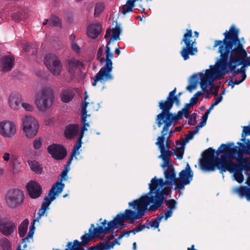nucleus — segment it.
<instances>
[{"label":"nucleus","instance_id":"obj_1","mask_svg":"<svg viewBox=\"0 0 250 250\" xmlns=\"http://www.w3.org/2000/svg\"><path fill=\"white\" fill-rule=\"evenodd\" d=\"M168 163L167 169L164 170L165 180L163 178L157 179L154 177L148 184L149 192L143 196L150 205V209L155 211L163 207L162 204L171 192L172 186L177 187L178 182L173 167Z\"/></svg>","mask_w":250,"mask_h":250},{"label":"nucleus","instance_id":"obj_2","mask_svg":"<svg viewBox=\"0 0 250 250\" xmlns=\"http://www.w3.org/2000/svg\"><path fill=\"white\" fill-rule=\"evenodd\" d=\"M233 145V143L229 142L227 144H221L217 151L212 147L206 149L200 163L202 169L208 171H214L217 169L222 174L226 172L227 169L225 164L229 158H232L231 146Z\"/></svg>","mask_w":250,"mask_h":250},{"label":"nucleus","instance_id":"obj_3","mask_svg":"<svg viewBox=\"0 0 250 250\" xmlns=\"http://www.w3.org/2000/svg\"><path fill=\"white\" fill-rule=\"evenodd\" d=\"M128 205L134 210L126 209L124 213L118 214L113 219L118 227L123 226L125 221H130L131 224H133L135 220L142 218L147 211L154 212L153 209H150V205L143 196L129 202Z\"/></svg>","mask_w":250,"mask_h":250},{"label":"nucleus","instance_id":"obj_4","mask_svg":"<svg viewBox=\"0 0 250 250\" xmlns=\"http://www.w3.org/2000/svg\"><path fill=\"white\" fill-rule=\"evenodd\" d=\"M239 29L234 25H231L223 33V40L216 41L213 47H243L245 41L244 38H239Z\"/></svg>","mask_w":250,"mask_h":250},{"label":"nucleus","instance_id":"obj_5","mask_svg":"<svg viewBox=\"0 0 250 250\" xmlns=\"http://www.w3.org/2000/svg\"><path fill=\"white\" fill-rule=\"evenodd\" d=\"M106 59H104L105 64L96 74L93 79L92 85L95 86L98 81H100L102 83L113 80L114 77L111 74L113 69L112 62L111 59L113 57V53L110 51V48H106Z\"/></svg>","mask_w":250,"mask_h":250},{"label":"nucleus","instance_id":"obj_6","mask_svg":"<svg viewBox=\"0 0 250 250\" xmlns=\"http://www.w3.org/2000/svg\"><path fill=\"white\" fill-rule=\"evenodd\" d=\"M168 131H163V129L161 131V136L158 137L157 141L155 143V145L159 147L161 152V154L158 156V158L162 159L163 161L161 167L164 169L165 168L166 166H167L168 163L171 162L170 156L175 154L174 152L169 150L172 144V141L167 139L166 146L164 145V142L166 139V136Z\"/></svg>","mask_w":250,"mask_h":250},{"label":"nucleus","instance_id":"obj_7","mask_svg":"<svg viewBox=\"0 0 250 250\" xmlns=\"http://www.w3.org/2000/svg\"><path fill=\"white\" fill-rule=\"evenodd\" d=\"M229 56V70L232 71L236 66L242 65L244 66H249L247 64V52L244 48H232L230 50Z\"/></svg>","mask_w":250,"mask_h":250},{"label":"nucleus","instance_id":"obj_8","mask_svg":"<svg viewBox=\"0 0 250 250\" xmlns=\"http://www.w3.org/2000/svg\"><path fill=\"white\" fill-rule=\"evenodd\" d=\"M54 98L52 90L48 87H44L38 94L36 104L38 109L41 111H45L52 104Z\"/></svg>","mask_w":250,"mask_h":250},{"label":"nucleus","instance_id":"obj_9","mask_svg":"<svg viewBox=\"0 0 250 250\" xmlns=\"http://www.w3.org/2000/svg\"><path fill=\"white\" fill-rule=\"evenodd\" d=\"M100 235L97 228H95L93 224H91L89 229L88 233H85L81 239V242L78 240H75L73 243L69 242L67 244L68 249L67 250H74L78 248H83L82 246L86 245L89 244L90 241L92 239L99 237Z\"/></svg>","mask_w":250,"mask_h":250},{"label":"nucleus","instance_id":"obj_10","mask_svg":"<svg viewBox=\"0 0 250 250\" xmlns=\"http://www.w3.org/2000/svg\"><path fill=\"white\" fill-rule=\"evenodd\" d=\"M24 194L22 190L18 189H9L5 195V201L7 206L11 208L19 207L23 202Z\"/></svg>","mask_w":250,"mask_h":250},{"label":"nucleus","instance_id":"obj_11","mask_svg":"<svg viewBox=\"0 0 250 250\" xmlns=\"http://www.w3.org/2000/svg\"><path fill=\"white\" fill-rule=\"evenodd\" d=\"M23 130L28 138H34L38 133L39 125L36 119L31 116L22 118Z\"/></svg>","mask_w":250,"mask_h":250},{"label":"nucleus","instance_id":"obj_12","mask_svg":"<svg viewBox=\"0 0 250 250\" xmlns=\"http://www.w3.org/2000/svg\"><path fill=\"white\" fill-rule=\"evenodd\" d=\"M159 107L162 110L161 112L157 115L156 118V123L158 127H160L165 123L167 118L170 117L171 112L170 109L173 107L169 98H167L166 101L162 100L159 103Z\"/></svg>","mask_w":250,"mask_h":250},{"label":"nucleus","instance_id":"obj_13","mask_svg":"<svg viewBox=\"0 0 250 250\" xmlns=\"http://www.w3.org/2000/svg\"><path fill=\"white\" fill-rule=\"evenodd\" d=\"M44 63L49 71L55 76L59 75L62 69V65L58 57L52 53L44 57Z\"/></svg>","mask_w":250,"mask_h":250},{"label":"nucleus","instance_id":"obj_14","mask_svg":"<svg viewBox=\"0 0 250 250\" xmlns=\"http://www.w3.org/2000/svg\"><path fill=\"white\" fill-rule=\"evenodd\" d=\"M64 188V184L61 183V181H58L49 191L48 196H45L42 205L49 208L51 202L56 199V196L60 194Z\"/></svg>","mask_w":250,"mask_h":250},{"label":"nucleus","instance_id":"obj_15","mask_svg":"<svg viewBox=\"0 0 250 250\" xmlns=\"http://www.w3.org/2000/svg\"><path fill=\"white\" fill-rule=\"evenodd\" d=\"M17 231V224L9 219H0V232L4 236L8 237Z\"/></svg>","mask_w":250,"mask_h":250},{"label":"nucleus","instance_id":"obj_16","mask_svg":"<svg viewBox=\"0 0 250 250\" xmlns=\"http://www.w3.org/2000/svg\"><path fill=\"white\" fill-rule=\"evenodd\" d=\"M232 48H219L218 53H220V62L217 67L220 68L224 74L229 72L228 67L229 68V61L228 62V57L230 53V50Z\"/></svg>","mask_w":250,"mask_h":250},{"label":"nucleus","instance_id":"obj_17","mask_svg":"<svg viewBox=\"0 0 250 250\" xmlns=\"http://www.w3.org/2000/svg\"><path fill=\"white\" fill-rule=\"evenodd\" d=\"M232 158H229L228 162L225 164V167L227 169L226 171H228L230 173L234 172V176L235 180L239 183H241L244 180V176L242 174V168L240 166H238L235 164L231 160Z\"/></svg>","mask_w":250,"mask_h":250},{"label":"nucleus","instance_id":"obj_18","mask_svg":"<svg viewBox=\"0 0 250 250\" xmlns=\"http://www.w3.org/2000/svg\"><path fill=\"white\" fill-rule=\"evenodd\" d=\"M47 150L53 158L58 160L63 159L67 154L65 147L60 145H51L48 146Z\"/></svg>","mask_w":250,"mask_h":250},{"label":"nucleus","instance_id":"obj_19","mask_svg":"<svg viewBox=\"0 0 250 250\" xmlns=\"http://www.w3.org/2000/svg\"><path fill=\"white\" fill-rule=\"evenodd\" d=\"M193 173H189L186 170H182L177 177V187H175L174 190H182L186 186L189 185L192 181Z\"/></svg>","mask_w":250,"mask_h":250},{"label":"nucleus","instance_id":"obj_20","mask_svg":"<svg viewBox=\"0 0 250 250\" xmlns=\"http://www.w3.org/2000/svg\"><path fill=\"white\" fill-rule=\"evenodd\" d=\"M16 132V126L12 122L5 121L0 123V134L4 137L10 138Z\"/></svg>","mask_w":250,"mask_h":250},{"label":"nucleus","instance_id":"obj_21","mask_svg":"<svg viewBox=\"0 0 250 250\" xmlns=\"http://www.w3.org/2000/svg\"><path fill=\"white\" fill-rule=\"evenodd\" d=\"M28 194L32 199L38 198L42 193L41 185L34 181H30L26 185Z\"/></svg>","mask_w":250,"mask_h":250},{"label":"nucleus","instance_id":"obj_22","mask_svg":"<svg viewBox=\"0 0 250 250\" xmlns=\"http://www.w3.org/2000/svg\"><path fill=\"white\" fill-rule=\"evenodd\" d=\"M237 144L238 146H235L234 145L231 146L232 158L235 157L236 155H237L239 158H243L245 153L250 154V142L247 146L240 142H237Z\"/></svg>","mask_w":250,"mask_h":250},{"label":"nucleus","instance_id":"obj_23","mask_svg":"<svg viewBox=\"0 0 250 250\" xmlns=\"http://www.w3.org/2000/svg\"><path fill=\"white\" fill-rule=\"evenodd\" d=\"M15 58L11 55H4L0 60V70L3 72L10 71L14 65Z\"/></svg>","mask_w":250,"mask_h":250},{"label":"nucleus","instance_id":"obj_24","mask_svg":"<svg viewBox=\"0 0 250 250\" xmlns=\"http://www.w3.org/2000/svg\"><path fill=\"white\" fill-rule=\"evenodd\" d=\"M101 225L102 226L97 227L100 235L109 233L114 231L115 229L118 228L114 220L108 222L105 219L103 222H101Z\"/></svg>","mask_w":250,"mask_h":250},{"label":"nucleus","instance_id":"obj_25","mask_svg":"<svg viewBox=\"0 0 250 250\" xmlns=\"http://www.w3.org/2000/svg\"><path fill=\"white\" fill-rule=\"evenodd\" d=\"M170 117L167 118L164 123L163 131H168L169 128L172 125L174 122H177L181 119L183 116L182 110L179 111L176 115L171 113Z\"/></svg>","mask_w":250,"mask_h":250},{"label":"nucleus","instance_id":"obj_26","mask_svg":"<svg viewBox=\"0 0 250 250\" xmlns=\"http://www.w3.org/2000/svg\"><path fill=\"white\" fill-rule=\"evenodd\" d=\"M102 27L99 23H92L87 27V35L92 39L97 38L101 33Z\"/></svg>","mask_w":250,"mask_h":250},{"label":"nucleus","instance_id":"obj_27","mask_svg":"<svg viewBox=\"0 0 250 250\" xmlns=\"http://www.w3.org/2000/svg\"><path fill=\"white\" fill-rule=\"evenodd\" d=\"M79 131V126L78 125L69 124L65 127L64 136L68 139H73L78 134Z\"/></svg>","mask_w":250,"mask_h":250},{"label":"nucleus","instance_id":"obj_28","mask_svg":"<svg viewBox=\"0 0 250 250\" xmlns=\"http://www.w3.org/2000/svg\"><path fill=\"white\" fill-rule=\"evenodd\" d=\"M21 96L17 93H12L9 97V104L11 108L17 110L21 104Z\"/></svg>","mask_w":250,"mask_h":250},{"label":"nucleus","instance_id":"obj_29","mask_svg":"<svg viewBox=\"0 0 250 250\" xmlns=\"http://www.w3.org/2000/svg\"><path fill=\"white\" fill-rule=\"evenodd\" d=\"M94 103L93 102H91L89 103V102H85V104L83 105L82 106V122L83 124V126H85L86 127L87 126H89V123L86 122V118L88 116H90V115L87 114V110H86V107L87 106L89 107V109L92 111H97L98 110V107H94Z\"/></svg>","mask_w":250,"mask_h":250},{"label":"nucleus","instance_id":"obj_30","mask_svg":"<svg viewBox=\"0 0 250 250\" xmlns=\"http://www.w3.org/2000/svg\"><path fill=\"white\" fill-rule=\"evenodd\" d=\"M75 96L74 89L67 88L62 91L61 95V100L65 103L71 101Z\"/></svg>","mask_w":250,"mask_h":250},{"label":"nucleus","instance_id":"obj_31","mask_svg":"<svg viewBox=\"0 0 250 250\" xmlns=\"http://www.w3.org/2000/svg\"><path fill=\"white\" fill-rule=\"evenodd\" d=\"M192 30L187 29V32L184 34L182 41L185 43L186 47H193L195 44L196 39L192 36Z\"/></svg>","mask_w":250,"mask_h":250},{"label":"nucleus","instance_id":"obj_32","mask_svg":"<svg viewBox=\"0 0 250 250\" xmlns=\"http://www.w3.org/2000/svg\"><path fill=\"white\" fill-rule=\"evenodd\" d=\"M210 69H207L204 75L213 81L221 75V72L218 68L215 66H210Z\"/></svg>","mask_w":250,"mask_h":250},{"label":"nucleus","instance_id":"obj_33","mask_svg":"<svg viewBox=\"0 0 250 250\" xmlns=\"http://www.w3.org/2000/svg\"><path fill=\"white\" fill-rule=\"evenodd\" d=\"M83 65V63L80 61L74 59H71L68 61L67 69L71 75H74L76 72L77 68Z\"/></svg>","mask_w":250,"mask_h":250},{"label":"nucleus","instance_id":"obj_34","mask_svg":"<svg viewBox=\"0 0 250 250\" xmlns=\"http://www.w3.org/2000/svg\"><path fill=\"white\" fill-rule=\"evenodd\" d=\"M97 244L100 250H109L113 249L116 244L120 245V242H119V239L117 238L111 244L109 243L108 241H106L101 242Z\"/></svg>","mask_w":250,"mask_h":250},{"label":"nucleus","instance_id":"obj_35","mask_svg":"<svg viewBox=\"0 0 250 250\" xmlns=\"http://www.w3.org/2000/svg\"><path fill=\"white\" fill-rule=\"evenodd\" d=\"M199 77L200 79V86L202 89V91L204 92H207L208 89L207 87L211 84L213 83V81H211V80L208 77L204 75V74L200 73L199 74Z\"/></svg>","mask_w":250,"mask_h":250},{"label":"nucleus","instance_id":"obj_36","mask_svg":"<svg viewBox=\"0 0 250 250\" xmlns=\"http://www.w3.org/2000/svg\"><path fill=\"white\" fill-rule=\"evenodd\" d=\"M198 51L197 48H183L181 54L184 60L189 58V55H193Z\"/></svg>","mask_w":250,"mask_h":250},{"label":"nucleus","instance_id":"obj_37","mask_svg":"<svg viewBox=\"0 0 250 250\" xmlns=\"http://www.w3.org/2000/svg\"><path fill=\"white\" fill-rule=\"evenodd\" d=\"M29 221L28 219H25L19 226V234L20 237H23L27 231Z\"/></svg>","mask_w":250,"mask_h":250},{"label":"nucleus","instance_id":"obj_38","mask_svg":"<svg viewBox=\"0 0 250 250\" xmlns=\"http://www.w3.org/2000/svg\"><path fill=\"white\" fill-rule=\"evenodd\" d=\"M112 34L109 41H107V44L106 45V47H108V45L111 42L119 39L120 34L121 33V29L119 26L116 25L115 28L112 29Z\"/></svg>","mask_w":250,"mask_h":250},{"label":"nucleus","instance_id":"obj_39","mask_svg":"<svg viewBox=\"0 0 250 250\" xmlns=\"http://www.w3.org/2000/svg\"><path fill=\"white\" fill-rule=\"evenodd\" d=\"M31 169L37 174H41L42 171V168L38 162L34 161L28 162Z\"/></svg>","mask_w":250,"mask_h":250},{"label":"nucleus","instance_id":"obj_40","mask_svg":"<svg viewBox=\"0 0 250 250\" xmlns=\"http://www.w3.org/2000/svg\"><path fill=\"white\" fill-rule=\"evenodd\" d=\"M0 246L2 250H12V243L5 237L0 239Z\"/></svg>","mask_w":250,"mask_h":250},{"label":"nucleus","instance_id":"obj_41","mask_svg":"<svg viewBox=\"0 0 250 250\" xmlns=\"http://www.w3.org/2000/svg\"><path fill=\"white\" fill-rule=\"evenodd\" d=\"M185 146V144L182 143L180 147H177L175 149H172L173 150V152L175 153L174 155H176L177 159L179 160L183 159L184 153Z\"/></svg>","mask_w":250,"mask_h":250},{"label":"nucleus","instance_id":"obj_42","mask_svg":"<svg viewBox=\"0 0 250 250\" xmlns=\"http://www.w3.org/2000/svg\"><path fill=\"white\" fill-rule=\"evenodd\" d=\"M39 219H34L33 221V224L30 226L29 231L28 233L27 237L22 239L23 240V243L25 241H28L30 238H32L33 234L34 233V231L35 230V227L34 225L35 222L37 221H38Z\"/></svg>","mask_w":250,"mask_h":250},{"label":"nucleus","instance_id":"obj_43","mask_svg":"<svg viewBox=\"0 0 250 250\" xmlns=\"http://www.w3.org/2000/svg\"><path fill=\"white\" fill-rule=\"evenodd\" d=\"M248 189L250 188L247 186H241L235 189V191L241 196H245L247 198Z\"/></svg>","mask_w":250,"mask_h":250},{"label":"nucleus","instance_id":"obj_44","mask_svg":"<svg viewBox=\"0 0 250 250\" xmlns=\"http://www.w3.org/2000/svg\"><path fill=\"white\" fill-rule=\"evenodd\" d=\"M237 160L238 163L243 164L242 166H240L242 170H250V163L245 160L243 157V158H239V157L237 156Z\"/></svg>","mask_w":250,"mask_h":250},{"label":"nucleus","instance_id":"obj_45","mask_svg":"<svg viewBox=\"0 0 250 250\" xmlns=\"http://www.w3.org/2000/svg\"><path fill=\"white\" fill-rule=\"evenodd\" d=\"M165 202L166 206L168 207L169 209L172 210H175L177 208V202L174 199H169L167 200V198L164 201Z\"/></svg>","mask_w":250,"mask_h":250},{"label":"nucleus","instance_id":"obj_46","mask_svg":"<svg viewBox=\"0 0 250 250\" xmlns=\"http://www.w3.org/2000/svg\"><path fill=\"white\" fill-rule=\"evenodd\" d=\"M49 25L50 26H60L61 22L58 17L52 16L49 19Z\"/></svg>","mask_w":250,"mask_h":250},{"label":"nucleus","instance_id":"obj_47","mask_svg":"<svg viewBox=\"0 0 250 250\" xmlns=\"http://www.w3.org/2000/svg\"><path fill=\"white\" fill-rule=\"evenodd\" d=\"M104 9V4L98 3L96 4L94 10V16L98 17L103 11Z\"/></svg>","mask_w":250,"mask_h":250},{"label":"nucleus","instance_id":"obj_48","mask_svg":"<svg viewBox=\"0 0 250 250\" xmlns=\"http://www.w3.org/2000/svg\"><path fill=\"white\" fill-rule=\"evenodd\" d=\"M246 78V74H243L242 78L240 80L235 79L234 81H233L232 77H231L229 79V83H232V88H233L235 85H237L243 82Z\"/></svg>","mask_w":250,"mask_h":250},{"label":"nucleus","instance_id":"obj_49","mask_svg":"<svg viewBox=\"0 0 250 250\" xmlns=\"http://www.w3.org/2000/svg\"><path fill=\"white\" fill-rule=\"evenodd\" d=\"M149 229V227L146 226V225H139L136 226L133 229L129 230L130 233L135 234L136 233L141 231L144 229Z\"/></svg>","mask_w":250,"mask_h":250},{"label":"nucleus","instance_id":"obj_50","mask_svg":"<svg viewBox=\"0 0 250 250\" xmlns=\"http://www.w3.org/2000/svg\"><path fill=\"white\" fill-rule=\"evenodd\" d=\"M82 139H80V137H79L78 140L76 145L74 146V149L73 150L72 152V154H73V156H75L76 155L78 154L79 153L78 152V150L82 146Z\"/></svg>","mask_w":250,"mask_h":250},{"label":"nucleus","instance_id":"obj_51","mask_svg":"<svg viewBox=\"0 0 250 250\" xmlns=\"http://www.w3.org/2000/svg\"><path fill=\"white\" fill-rule=\"evenodd\" d=\"M133 8V7L126 2V4L122 7L123 11L122 13L123 14L125 15L127 13L132 12Z\"/></svg>","mask_w":250,"mask_h":250},{"label":"nucleus","instance_id":"obj_52","mask_svg":"<svg viewBox=\"0 0 250 250\" xmlns=\"http://www.w3.org/2000/svg\"><path fill=\"white\" fill-rule=\"evenodd\" d=\"M219 91V87L215 86L213 83L210 85L209 93L214 96H217Z\"/></svg>","mask_w":250,"mask_h":250},{"label":"nucleus","instance_id":"obj_53","mask_svg":"<svg viewBox=\"0 0 250 250\" xmlns=\"http://www.w3.org/2000/svg\"><path fill=\"white\" fill-rule=\"evenodd\" d=\"M42 145V140L41 138H38L35 139L33 142V146L36 149H39Z\"/></svg>","mask_w":250,"mask_h":250},{"label":"nucleus","instance_id":"obj_54","mask_svg":"<svg viewBox=\"0 0 250 250\" xmlns=\"http://www.w3.org/2000/svg\"><path fill=\"white\" fill-rule=\"evenodd\" d=\"M160 222L155 218H153L151 219V220L149 222L150 228H153L154 229L158 228L159 226Z\"/></svg>","mask_w":250,"mask_h":250},{"label":"nucleus","instance_id":"obj_55","mask_svg":"<svg viewBox=\"0 0 250 250\" xmlns=\"http://www.w3.org/2000/svg\"><path fill=\"white\" fill-rule=\"evenodd\" d=\"M197 123L196 114L194 113L192 116L188 118V124L190 125H194Z\"/></svg>","mask_w":250,"mask_h":250},{"label":"nucleus","instance_id":"obj_56","mask_svg":"<svg viewBox=\"0 0 250 250\" xmlns=\"http://www.w3.org/2000/svg\"><path fill=\"white\" fill-rule=\"evenodd\" d=\"M103 53V48H99L97 54V59L99 60L101 63H103L104 61V57H102Z\"/></svg>","mask_w":250,"mask_h":250},{"label":"nucleus","instance_id":"obj_57","mask_svg":"<svg viewBox=\"0 0 250 250\" xmlns=\"http://www.w3.org/2000/svg\"><path fill=\"white\" fill-rule=\"evenodd\" d=\"M194 135L195 134L191 131H189L188 134L186 135L185 139L183 140V143L186 145V144L188 143L189 140L193 139Z\"/></svg>","mask_w":250,"mask_h":250},{"label":"nucleus","instance_id":"obj_58","mask_svg":"<svg viewBox=\"0 0 250 250\" xmlns=\"http://www.w3.org/2000/svg\"><path fill=\"white\" fill-rule=\"evenodd\" d=\"M21 105L27 111H32L34 109V106L28 103H23Z\"/></svg>","mask_w":250,"mask_h":250},{"label":"nucleus","instance_id":"obj_59","mask_svg":"<svg viewBox=\"0 0 250 250\" xmlns=\"http://www.w3.org/2000/svg\"><path fill=\"white\" fill-rule=\"evenodd\" d=\"M60 40L59 38L57 37H53L52 39H51L50 41V45L51 46H56V45H60V44L59 43Z\"/></svg>","mask_w":250,"mask_h":250},{"label":"nucleus","instance_id":"obj_60","mask_svg":"<svg viewBox=\"0 0 250 250\" xmlns=\"http://www.w3.org/2000/svg\"><path fill=\"white\" fill-rule=\"evenodd\" d=\"M169 101L171 102L172 106L173 105V104L174 103H176L177 105H179L180 103V99L179 98L177 97L176 96H174L169 98Z\"/></svg>","mask_w":250,"mask_h":250},{"label":"nucleus","instance_id":"obj_61","mask_svg":"<svg viewBox=\"0 0 250 250\" xmlns=\"http://www.w3.org/2000/svg\"><path fill=\"white\" fill-rule=\"evenodd\" d=\"M69 170V168H68L67 167H65V168L62 170V171L61 173V179L60 180H59L58 181H61L62 182V180H65V177L66 176Z\"/></svg>","mask_w":250,"mask_h":250},{"label":"nucleus","instance_id":"obj_62","mask_svg":"<svg viewBox=\"0 0 250 250\" xmlns=\"http://www.w3.org/2000/svg\"><path fill=\"white\" fill-rule=\"evenodd\" d=\"M245 67V66H244L243 65L240 69H237L236 70H235V69H234V70H232L233 71V76H234L235 75V74H238L239 73H242V74H246Z\"/></svg>","mask_w":250,"mask_h":250},{"label":"nucleus","instance_id":"obj_63","mask_svg":"<svg viewBox=\"0 0 250 250\" xmlns=\"http://www.w3.org/2000/svg\"><path fill=\"white\" fill-rule=\"evenodd\" d=\"M48 209L47 208L42 205L41 208L39 209V212L38 213L39 215L40 218L42 216L44 215L46 210Z\"/></svg>","mask_w":250,"mask_h":250},{"label":"nucleus","instance_id":"obj_64","mask_svg":"<svg viewBox=\"0 0 250 250\" xmlns=\"http://www.w3.org/2000/svg\"><path fill=\"white\" fill-rule=\"evenodd\" d=\"M196 87V83H191L187 87V89L190 92H191Z\"/></svg>","mask_w":250,"mask_h":250}]
</instances>
